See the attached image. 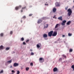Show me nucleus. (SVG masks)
<instances>
[{
    "mask_svg": "<svg viewBox=\"0 0 74 74\" xmlns=\"http://www.w3.org/2000/svg\"><path fill=\"white\" fill-rule=\"evenodd\" d=\"M29 70V68L27 67L26 68V71H28Z\"/></svg>",
    "mask_w": 74,
    "mask_h": 74,
    "instance_id": "nucleus-25",
    "label": "nucleus"
},
{
    "mask_svg": "<svg viewBox=\"0 0 74 74\" xmlns=\"http://www.w3.org/2000/svg\"><path fill=\"white\" fill-rule=\"evenodd\" d=\"M19 65V64L17 63H14L13 64V66L14 67H16L18 66Z\"/></svg>",
    "mask_w": 74,
    "mask_h": 74,
    "instance_id": "nucleus-8",
    "label": "nucleus"
},
{
    "mask_svg": "<svg viewBox=\"0 0 74 74\" xmlns=\"http://www.w3.org/2000/svg\"><path fill=\"white\" fill-rule=\"evenodd\" d=\"M12 65H11V66H10V68H12Z\"/></svg>",
    "mask_w": 74,
    "mask_h": 74,
    "instance_id": "nucleus-43",
    "label": "nucleus"
},
{
    "mask_svg": "<svg viewBox=\"0 0 74 74\" xmlns=\"http://www.w3.org/2000/svg\"><path fill=\"white\" fill-rule=\"evenodd\" d=\"M26 7L25 6L24 7H23L22 8V9L21 10V12H23V10H24V9H25L26 8Z\"/></svg>",
    "mask_w": 74,
    "mask_h": 74,
    "instance_id": "nucleus-12",
    "label": "nucleus"
},
{
    "mask_svg": "<svg viewBox=\"0 0 74 74\" xmlns=\"http://www.w3.org/2000/svg\"><path fill=\"white\" fill-rule=\"evenodd\" d=\"M31 55H34V53L33 52H31Z\"/></svg>",
    "mask_w": 74,
    "mask_h": 74,
    "instance_id": "nucleus-35",
    "label": "nucleus"
},
{
    "mask_svg": "<svg viewBox=\"0 0 74 74\" xmlns=\"http://www.w3.org/2000/svg\"><path fill=\"white\" fill-rule=\"evenodd\" d=\"M44 61V59H43L42 58H40L39 60V61L40 63H42Z\"/></svg>",
    "mask_w": 74,
    "mask_h": 74,
    "instance_id": "nucleus-3",
    "label": "nucleus"
},
{
    "mask_svg": "<svg viewBox=\"0 0 74 74\" xmlns=\"http://www.w3.org/2000/svg\"><path fill=\"white\" fill-rule=\"evenodd\" d=\"M71 23V21H69L66 23L67 25H70V24Z\"/></svg>",
    "mask_w": 74,
    "mask_h": 74,
    "instance_id": "nucleus-16",
    "label": "nucleus"
},
{
    "mask_svg": "<svg viewBox=\"0 0 74 74\" xmlns=\"http://www.w3.org/2000/svg\"><path fill=\"white\" fill-rule=\"evenodd\" d=\"M66 22V21L64 20L62 21V25L64 26L65 25V23Z\"/></svg>",
    "mask_w": 74,
    "mask_h": 74,
    "instance_id": "nucleus-9",
    "label": "nucleus"
},
{
    "mask_svg": "<svg viewBox=\"0 0 74 74\" xmlns=\"http://www.w3.org/2000/svg\"><path fill=\"white\" fill-rule=\"evenodd\" d=\"M32 15H33V14H30L29 15V16H32Z\"/></svg>",
    "mask_w": 74,
    "mask_h": 74,
    "instance_id": "nucleus-38",
    "label": "nucleus"
},
{
    "mask_svg": "<svg viewBox=\"0 0 74 74\" xmlns=\"http://www.w3.org/2000/svg\"><path fill=\"white\" fill-rule=\"evenodd\" d=\"M53 33V31H51L48 33V36L49 37H51L52 36V34Z\"/></svg>",
    "mask_w": 74,
    "mask_h": 74,
    "instance_id": "nucleus-2",
    "label": "nucleus"
},
{
    "mask_svg": "<svg viewBox=\"0 0 74 74\" xmlns=\"http://www.w3.org/2000/svg\"><path fill=\"white\" fill-rule=\"evenodd\" d=\"M30 51H32V49H30Z\"/></svg>",
    "mask_w": 74,
    "mask_h": 74,
    "instance_id": "nucleus-46",
    "label": "nucleus"
},
{
    "mask_svg": "<svg viewBox=\"0 0 74 74\" xmlns=\"http://www.w3.org/2000/svg\"><path fill=\"white\" fill-rule=\"evenodd\" d=\"M46 26H45L44 27V28H47L48 27V25L46 24Z\"/></svg>",
    "mask_w": 74,
    "mask_h": 74,
    "instance_id": "nucleus-18",
    "label": "nucleus"
},
{
    "mask_svg": "<svg viewBox=\"0 0 74 74\" xmlns=\"http://www.w3.org/2000/svg\"><path fill=\"white\" fill-rule=\"evenodd\" d=\"M62 37H65V35H62Z\"/></svg>",
    "mask_w": 74,
    "mask_h": 74,
    "instance_id": "nucleus-42",
    "label": "nucleus"
},
{
    "mask_svg": "<svg viewBox=\"0 0 74 74\" xmlns=\"http://www.w3.org/2000/svg\"><path fill=\"white\" fill-rule=\"evenodd\" d=\"M21 8V6L20 5L19 6L16 7L15 8V9L16 10H18V9Z\"/></svg>",
    "mask_w": 74,
    "mask_h": 74,
    "instance_id": "nucleus-6",
    "label": "nucleus"
},
{
    "mask_svg": "<svg viewBox=\"0 0 74 74\" xmlns=\"http://www.w3.org/2000/svg\"><path fill=\"white\" fill-rule=\"evenodd\" d=\"M55 43H56V42H55Z\"/></svg>",
    "mask_w": 74,
    "mask_h": 74,
    "instance_id": "nucleus-48",
    "label": "nucleus"
},
{
    "mask_svg": "<svg viewBox=\"0 0 74 74\" xmlns=\"http://www.w3.org/2000/svg\"><path fill=\"white\" fill-rule=\"evenodd\" d=\"M58 69L56 67H55L53 69V71L54 72H56V71H58Z\"/></svg>",
    "mask_w": 74,
    "mask_h": 74,
    "instance_id": "nucleus-5",
    "label": "nucleus"
},
{
    "mask_svg": "<svg viewBox=\"0 0 74 74\" xmlns=\"http://www.w3.org/2000/svg\"><path fill=\"white\" fill-rule=\"evenodd\" d=\"M62 58H60L58 60L59 62H62Z\"/></svg>",
    "mask_w": 74,
    "mask_h": 74,
    "instance_id": "nucleus-20",
    "label": "nucleus"
},
{
    "mask_svg": "<svg viewBox=\"0 0 74 74\" xmlns=\"http://www.w3.org/2000/svg\"><path fill=\"white\" fill-rule=\"evenodd\" d=\"M42 20L41 19H39L37 23L39 24V23H40L42 22Z\"/></svg>",
    "mask_w": 74,
    "mask_h": 74,
    "instance_id": "nucleus-7",
    "label": "nucleus"
},
{
    "mask_svg": "<svg viewBox=\"0 0 74 74\" xmlns=\"http://www.w3.org/2000/svg\"><path fill=\"white\" fill-rule=\"evenodd\" d=\"M3 73V71L2 70L0 72V73L1 74V73Z\"/></svg>",
    "mask_w": 74,
    "mask_h": 74,
    "instance_id": "nucleus-31",
    "label": "nucleus"
},
{
    "mask_svg": "<svg viewBox=\"0 0 74 74\" xmlns=\"http://www.w3.org/2000/svg\"><path fill=\"white\" fill-rule=\"evenodd\" d=\"M45 19H46V17H43L42 18V20H44Z\"/></svg>",
    "mask_w": 74,
    "mask_h": 74,
    "instance_id": "nucleus-24",
    "label": "nucleus"
},
{
    "mask_svg": "<svg viewBox=\"0 0 74 74\" xmlns=\"http://www.w3.org/2000/svg\"><path fill=\"white\" fill-rule=\"evenodd\" d=\"M8 63H11V62H12V60H10L8 61L7 62Z\"/></svg>",
    "mask_w": 74,
    "mask_h": 74,
    "instance_id": "nucleus-21",
    "label": "nucleus"
},
{
    "mask_svg": "<svg viewBox=\"0 0 74 74\" xmlns=\"http://www.w3.org/2000/svg\"><path fill=\"white\" fill-rule=\"evenodd\" d=\"M4 49V47L3 45H1L0 47V50H1V49Z\"/></svg>",
    "mask_w": 74,
    "mask_h": 74,
    "instance_id": "nucleus-14",
    "label": "nucleus"
},
{
    "mask_svg": "<svg viewBox=\"0 0 74 74\" xmlns=\"http://www.w3.org/2000/svg\"><path fill=\"white\" fill-rule=\"evenodd\" d=\"M67 8H68V7H66V8H65L66 10H67Z\"/></svg>",
    "mask_w": 74,
    "mask_h": 74,
    "instance_id": "nucleus-41",
    "label": "nucleus"
},
{
    "mask_svg": "<svg viewBox=\"0 0 74 74\" xmlns=\"http://www.w3.org/2000/svg\"><path fill=\"white\" fill-rule=\"evenodd\" d=\"M68 13L67 14V15L68 16H70V15L72 14V11L71 10V9H69L68 10Z\"/></svg>",
    "mask_w": 74,
    "mask_h": 74,
    "instance_id": "nucleus-1",
    "label": "nucleus"
},
{
    "mask_svg": "<svg viewBox=\"0 0 74 74\" xmlns=\"http://www.w3.org/2000/svg\"><path fill=\"white\" fill-rule=\"evenodd\" d=\"M23 45H26V43H25V42H24L23 43Z\"/></svg>",
    "mask_w": 74,
    "mask_h": 74,
    "instance_id": "nucleus-39",
    "label": "nucleus"
},
{
    "mask_svg": "<svg viewBox=\"0 0 74 74\" xmlns=\"http://www.w3.org/2000/svg\"><path fill=\"white\" fill-rule=\"evenodd\" d=\"M54 16H55V15H54Z\"/></svg>",
    "mask_w": 74,
    "mask_h": 74,
    "instance_id": "nucleus-50",
    "label": "nucleus"
},
{
    "mask_svg": "<svg viewBox=\"0 0 74 74\" xmlns=\"http://www.w3.org/2000/svg\"><path fill=\"white\" fill-rule=\"evenodd\" d=\"M10 49L9 47H7L6 49V50H8Z\"/></svg>",
    "mask_w": 74,
    "mask_h": 74,
    "instance_id": "nucleus-30",
    "label": "nucleus"
},
{
    "mask_svg": "<svg viewBox=\"0 0 74 74\" xmlns=\"http://www.w3.org/2000/svg\"><path fill=\"white\" fill-rule=\"evenodd\" d=\"M12 73H15V71H14V70H12Z\"/></svg>",
    "mask_w": 74,
    "mask_h": 74,
    "instance_id": "nucleus-37",
    "label": "nucleus"
},
{
    "mask_svg": "<svg viewBox=\"0 0 74 74\" xmlns=\"http://www.w3.org/2000/svg\"><path fill=\"white\" fill-rule=\"evenodd\" d=\"M12 34V31H11L10 32V34Z\"/></svg>",
    "mask_w": 74,
    "mask_h": 74,
    "instance_id": "nucleus-40",
    "label": "nucleus"
},
{
    "mask_svg": "<svg viewBox=\"0 0 74 74\" xmlns=\"http://www.w3.org/2000/svg\"><path fill=\"white\" fill-rule=\"evenodd\" d=\"M73 69V70L74 71V68Z\"/></svg>",
    "mask_w": 74,
    "mask_h": 74,
    "instance_id": "nucleus-49",
    "label": "nucleus"
},
{
    "mask_svg": "<svg viewBox=\"0 0 74 74\" xmlns=\"http://www.w3.org/2000/svg\"><path fill=\"white\" fill-rule=\"evenodd\" d=\"M22 18V19H25V18H26V17L25 16H24Z\"/></svg>",
    "mask_w": 74,
    "mask_h": 74,
    "instance_id": "nucleus-23",
    "label": "nucleus"
},
{
    "mask_svg": "<svg viewBox=\"0 0 74 74\" xmlns=\"http://www.w3.org/2000/svg\"><path fill=\"white\" fill-rule=\"evenodd\" d=\"M21 23H22V22H23L22 20H21Z\"/></svg>",
    "mask_w": 74,
    "mask_h": 74,
    "instance_id": "nucleus-44",
    "label": "nucleus"
},
{
    "mask_svg": "<svg viewBox=\"0 0 74 74\" xmlns=\"http://www.w3.org/2000/svg\"><path fill=\"white\" fill-rule=\"evenodd\" d=\"M45 5H48V4H45Z\"/></svg>",
    "mask_w": 74,
    "mask_h": 74,
    "instance_id": "nucleus-45",
    "label": "nucleus"
},
{
    "mask_svg": "<svg viewBox=\"0 0 74 74\" xmlns=\"http://www.w3.org/2000/svg\"><path fill=\"white\" fill-rule=\"evenodd\" d=\"M68 36H72V34L69 33L68 34Z\"/></svg>",
    "mask_w": 74,
    "mask_h": 74,
    "instance_id": "nucleus-26",
    "label": "nucleus"
},
{
    "mask_svg": "<svg viewBox=\"0 0 74 74\" xmlns=\"http://www.w3.org/2000/svg\"><path fill=\"white\" fill-rule=\"evenodd\" d=\"M72 51H73V49H70L69 50V52H72Z\"/></svg>",
    "mask_w": 74,
    "mask_h": 74,
    "instance_id": "nucleus-32",
    "label": "nucleus"
},
{
    "mask_svg": "<svg viewBox=\"0 0 74 74\" xmlns=\"http://www.w3.org/2000/svg\"><path fill=\"white\" fill-rule=\"evenodd\" d=\"M58 19L59 20H60L61 21H62L63 19H62V16H61L58 18Z\"/></svg>",
    "mask_w": 74,
    "mask_h": 74,
    "instance_id": "nucleus-13",
    "label": "nucleus"
},
{
    "mask_svg": "<svg viewBox=\"0 0 74 74\" xmlns=\"http://www.w3.org/2000/svg\"><path fill=\"white\" fill-rule=\"evenodd\" d=\"M55 16H54L53 17V18H55Z\"/></svg>",
    "mask_w": 74,
    "mask_h": 74,
    "instance_id": "nucleus-47",
    "label": "nucleus"
},
{
    "mask_svg": "<svg viewBox=\"0 0 74 74\" xmlns=\"http://www.w3.org/2000/svg\"><path fill=\"white\" fill-rule=\"evenodd\" d=\"M37 47L38 48H40V45H37Z\"/></svg>",
    "mask_w": 74,
    "mask_h": 74,
    "instance_id": "nucleus-22",
    "label": "nucleus"
},
{
    "mask_svg": "<svg viewBox=\"0 0 74 74\" xmlns=\"http://www.w3.org/2000/svg\"><path fill=\"white\" fill-rule=\"evenodd\" d=\"M56 11V9L55 8H54L53 10V11L54 12H55Z\"/></svg>",
    "mask_w": 74,
    "mask_h": 74,
    "instance_id": "nucleus-17",
    "label": "nucleus"
},
{
    "mask_svg": "<svg viewBox=\"0 0 74 74\" xmlns=\"http://www.w3.org/2000/svg\"><path fill=\"white\" fill-rule=\"evenodd\" d=\"M62 56L64 57V58H65L66 59L67 58V57H66V55H65L63 54L62 55Z\"/></svg>",
    "mask_w": 74,
    "mask_h": 74,
    "instance_id": "nucleus-19",
    "label": "nucleus"
},
{
    "mask_svg": "<svg viewBox=\"0 0 74 74\" xmlns=\"http://www.w3.org/2000/svg\"><path fill=\"white\" fill-rule=\"evenodd\" d=\"M20 73V72H19V71H17V74H19Z\"/></svg>",
    "mask_w": 74,
    "mask_h": 74,
    "instance_id": "nucleus-29",
    "label": "nucleus"
},
{
    "mask_svg": "<svg viewBox=\"0 0 74 74\" xmlns=\"http://www.w3.org/2000/svg\"><path fill=\"white\" fill-rule=\"evenodd\" d=\"M30 65L31 66H33V63H31Z\"/></svg>",
    "mask_w": 74,
    "mask_h": 74,
    "instance_id": "nucleus-33",
    "label": "nucleus"
},
{
    "mask_svg": "<svg viewBox=\"0 0 74 74\" xmlns=\"http://www.w3.org/2000/svg\"><path fill=\"white\" fill-rule=\"evenodd\" d=\"M48 37V35L47 34H43V38H47Z\"/></svg>",
    "mask_w": 74,
    "mask_h": 74,
    "instance_id": "nucleus-10",
    "label": "nucleus"
},
{
    "mask_svg": "<svg viewBox=\"0 0 74 74\" xmlns=\"http://www.w3.org/2000/svg\"><path fill=\"white\" fill-rule=\"evenodd\" d=\"M57 32H54L52 34V36L53 37L56 36L57 35Z\"/></svg>",
    "mask_w": 74,
    "mask_h": 74,
    "instance_id": "nucleus-4",
    "label": "nucleus"
},
{
    "mask_svg": "<svg viewBox=\"0 0 74 74\" xmlns=\"http://www.w3.org/2000/svg\"><path fill=\"white\" fill-rule=\"evenodd\" d=\"M56 7H60V4H59V3L57 2L56 3Z\"/></svg>",
    "mask_w": 74,
    "mask_h": 74,
    "instance_id": "nucleus-11",
    "label": "nucleus"
},
{
    "mask_svg": "<svg viewBox=\"0 0 74 74\" xmlns=\"http://www.w3.org/2000/svg\"><path fill=\"white\" fill-rule=\"evenodd\" d=\"M73 2H74V1H73Z\"/></svg>",
    "mask_w": 74,
    "mask_h": 74,
    "instance_id": "nucleus-51",
    "label": "nucleus"
},
{
    "mask_svg": "<svg viewBox=\"0 0 74 74\" xmlns=\"http://www.w3.org/2000/svg\"><path fill=\"white\" fill-rule=\"evenodd\" d=\"M21 41H24V38H21Z\"/></svg>",
    "mask_w": 74,
    "mask_h": 74,
    "instance_id": "nucleus-28",
    "label": "nucleus"
},
{
    "mask_svg": "<svg viewBox=\"0 0 74 74\" xmlns=\"http://www.w3.org/2000/svg\"><path fill=\"white\" fill-rule=\"evenodd\" d=\"M29 41V40L28 39L26 41V42H28Z\"/></svg>",
    "mask_w": 74,
    "mask_h": 74,
    "instance_id": "nucleus-34",
    "label": "nucleus"
},
{
    "mask_svg": "<svg viewBox=\"0 0 74 74\" xmlns=\"http://www.w3.org/2000/svg\"><path fill=\"white\" fill-rule=\"evenodd\" d=\"M71 68H72V69H73L74 68V65H73L71 66Z\"/></svg>",
    "mask_w": 74,
    "mask_h": 74,
    "instance_id": "nucleus-36",
    "label": "nucleus"
},
{
    "mask_svg": "<svg viewBox=\"0 0 74 74\" xmlns=\"http://www.w3.org/2000/svg\"><path fill=\"white\" fill-rule=\"evenodd\" d=\"M58 26H59V24H57L55 27V29H56V28H58Z\"/></svg>",
    "mask_w": 74,
    "mask_h": 74,
    "instance_id": "nucleus-15",
    "label": "nucleus"
},
{
    "mask_svg": "<svg viewBox=\"0 0 74 74\" xmlns=\"http://www.w3.org/2000/svg\"><path fill=\"white\" fill-rule=\"evenodd\" d=\"M3 35H4V34H3V33H2L1 34L0 36H1V37H3Z\"/></svg>",
    "mask_w": 74,
    "mask_h": 74,
    "instance_id": "nucleus-27",
    "label": "nucleus"
}]
</instances>
